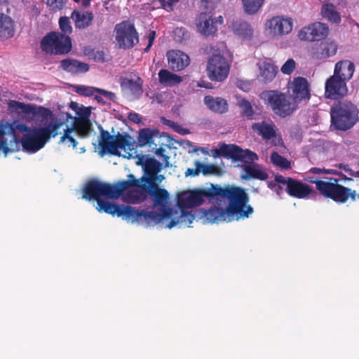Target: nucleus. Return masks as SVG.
<instances>
[{"label":"nucleus","instance_id":"37998d69","mask_svg":"<svg viewBox=\"0 0 359 359\" xmlns=\"http://www.w3.org/2000/svg\"><path fill=\"white\" fill-rule=\"evenodd\" d=\"M264 0H242L244 11L249 15L256 13L262 7Z\"/></svg>","mask_w":359,"mask_h":359},{"label":"nucleus","instance_id":"3c124183","mask_svg":"<svg viewBox=\"0 0 359 359\" xmlns=\"http://www.w3.org/2000/svg\"><path fill=\"white\" fill-rule=\"evenodd\" d=\"M60 28L64 32V34H71L72 28L70 25L69 19L67 17H60L59 20Z\"/></svg>","mask_w":359,"mask_h":359},{"label":"nucleus","instance_id":"09e8293b","mask_svg":"<svg viewBox=\"0 0 359 359\" xmlns=\"http://www.w3.org/2000/svg\"><path fill=\"white\" fill-rule=\"evenodd\" d=\"M78 60L73 59H65L61 61V67L69 72L76 74Z\"/></svg>","mask_w":359,"mask_h":359},{"label":"nucleus","instance_id":"338daca9","mask_svg":"<svg viewBox=\"0 0 359 359\" xmlns=\"http://www.w3.org/2000/svg\"><path fill=\"white\" fill-rule=\"evenodd\" d=\"M178 144L184 146V147H193V144L189 140H176L175 141Z\"/></svg>","mask_w":359,"mask_h":359},{"label":"nucleus","instance_id":"680f3d73","mask_svg":"<svg viewBox=\"0 0 359 359\" xmlns=\"http://www.w3.org/2000/svg\"><path fill=\"white\" fill-rule=\"evenodd\" d=\"M159 4L165 10H172V2L170 0H159Z\"/></svg>","mask_w":359,"mask_h":359},{"label":"nucleus","instance_id":"473e14b6","mask_svg":"<svg viewBox=\"0 0 359 359\" xmlns=\"http://www.w3.org/2000/svg\"><path fill=\"white\" fill-rule=\"evenodd\" d=\"M252 128L265 140H270L276 135V126L272 122L255 123L252 124Z\"/></svg>","mask_w":359,"mask_h":359},{"label":"nucleus","instance_id":"dca6fc26","mask_svg":"<svg viewBox=\"0 0 359 359\" xmlns=\"http://www.w3.org/2000/svg\"><path fill=\"white\" fill-rule=\"evenodd\" d=\"M207 72L211 81H223L229 72L226 59L219 54L212 55L208 61Z\"/></svg>","mask_w":359,"mask_h":359},{"label":"nucleus","instance_id":"9b49d317","mask_svg":"<svg viewBox=\"0 0 359 359\" xmlns=\"http://www.w3.org/2000/svg\"><path fill=\"white\" fill-rule=\"evenodd\" d=\"M41 48L48 54H66L72 48L71 39L60 32H50L41 40Z\"/></svg>","mask_w":359,"mask_h":359},{"label":"nucleus","instance_id":"0eeeda50","mask_svg":"<svg viewBox=\"0 0 359 359\" xmlns=\"http://www.w3.org/2000/svg\"><path fill=\"white\" fill-rule=\"evenodd\" d=\"M331 126L336 130H347L351 128L358 118V111L355 105L349 101L339 102L332 107Z\"/></svg>","mask_w":359,"mask_h":359},{"label":"nucleus","instance_id":"c9c22d12","mask_svg":"<svg viewBox=\"0 0 359 359\" xmlns=\"http://www.w3.org/2000/svg\"><path fill=\"white\" fill-rule=\"evenodd\" d=\"M14 22L12 18L5 14H0V37L9 39L14 36Z\"/></svg>","mask_w":359,"mask_h":359},{"label":"nucleus","instance_id":"aec40b11","mask_svg":"<svg viewBox=\"0 0 359 359\" xmlns=\"http://www.w3.org/2000/svg\"><path fill=\"white\" fill-rule=\"evenodd\" d=\"M266 28L273 36H281L292 31V21L290 18L276 16L266 22Z\"/></svg>","mask_w":359,"mask_h":359},{"label":"nucleus","instance_id":"f8f14e48","mask_svg":"<svg viewBox=\"0 0 359 359\" xmlns=\"http://www.w3.org/2000/svg\"><path fill=\"white\" fill-rule=\"evenodd\" d=\"M211 186L209 188L187 191L177 196V205L180 209L185 210L202 205L204 199L212 202Z\"/></svg>","mask_w":359,"mask_h":359},{"label":"nucleus","instance_id":"8fccbe9b","mask_svg":"<svg viewBox=\"0 0 359 359\" xmlns=\"http://www.w3.org/2000/svg\"><path fill=\"white\" fill-rule=\"evenodd\" d=\"M268 187L275 191L278 195H280L284 187H287V182H276V181H267Z\"/></svg>","mask_w":359,"mask_h":359},{"label":"nucleus","instance_id":"a19ab883","mask_svg":"<svg viewBox=\"0 0 359 359\" xmlns=\"http://www.w3.org/2000/svg\"><path fill=\"white\" fill-rule=\"evenodd\" d=\"M321 15L329 21L334 23L341 22V16L335 9V4L333 3H326L321 8Z\"/></svg>","mask_w":359,"mask_h":359},{"label":"nucleus","instance_id":"4be33fe9","mask_svg":"<svg viewBox=\"0 0 359 359\" xmlns=\"http://www.w3.org/2000/svg\"><path fill=\"white\" fill-rule=\"evenodd\" d=\"M337 50V45L334 41H324L316 44L311 48L312 57L316 60H325L334 55Z\"/></svg>","mask_w":359,"mask_h":359},{"label":"nucleus","instance_id":"4c0bfd02","mask_svg":"<svg viewBox=\"0 0 359 359\" xmlns=\"http://www.w3.org/2000/svg\"><path fill=\"white\" fill-rule=\"evenodd\" d=\"M72 18L75 21V25L77 28L84 29L88 27L93 20V15L91 12H79L74 11L72 13Z\"/></svg>","mask_w":359,"mask_h":359},{"label":"nucleus","instance_id":"c756f323","mask_svg":"<svg viewBox=\"0 0 359 359\" xmlns=\"http://www.w3.org/2000/svg\"><path fill=\"white\" fill-rule=\"evenodd\" d=\"M204 217L211 223H218L219 222H229V218H231L229 212H226V208L217 206L211 207L204 212Z\"/></svg>","mask_w":359,"mask_h":359},{"label":"nucleus","instance_id":"e2e57ef3","mask_svg":"<svg viewBox=\"0 0 359 359\" xmlns=\"http://www.w3.org/2000/svg\"><path fill=\"white\" fill-rule=\"evenodd\" d=\"M175 131L177 132L178 133L181 135H187L189 133V130L186 128H182L179 124H176L175 127L174 128Z\"/></svg>","mask_w":359,"mask_h":359},{"label":"nucleus","instance_id":"ea45409f","mask_svg":"<svg viewBox=\"0 0 359 359\" xmlns=\"http://www.w3.org/2000/svg\"><path fill=\"white\" fill-rule=\"evenodd\" d=\"M233 32L238 36L250 39L253 35V29L247 22H235L232 25Z\"/></svg>","mask_w":359,"mask_h":359},{"label":"nucleus","instance_id":"2eb2a0df","mask_svg":"<svg viewBox=\"0 0 359 359\" xmlns=\"http://www.w3.org/2000/svg\"><path fill=\"white\" fill-rule=\"evenodd\" d=\"M91 109L90 107L81 106V109L77 111V117H73L70 114L67 112L62 114V118H60L64 123L65 118L66 121H67L68 118H71L72 120V125L76 127L75 128L77 130L78 134L81 137H88L93 131L92 123L89 119Z\"/></svg>","mask_w":359,"mask_h":359},{"label":"nucleus","instance_id":"b1692460","mask_svg":"<svg viewBox=\"0 0 359 359\" xmlns=\"http://www.w3.org/2000/svg\"><path fill=\"white\" fill-rule=\"evenodd\" d=\"M168 65L173 71H181L189 65L188 55L180 50H170L167 53Z\"/></svg>","mask_w":359,"mask_h":359},{"label":"nucleus","instance_id":"13d9d810","mask_svg":"<svg viewBox=\"0 0 359 359\" xmlns=\"http://www.w3.org/2000/svg\"><path fill=\"white\" fill-rule=\"evenodd\" d=\"M76 67V74L86 72L89 69V66L88 64L79 61H78Z\"/></svg>","mask_w":359,"mask_h":359},{"label":"nucleus","instance_id":"4d7b16f0","mask_svg":"<svg viewBox=\"0 0 359 359\" xmlns=\"http://www.w3.org/2000/svg\"><path fill=\"white\" fill-rule=\"evenodd\" d=\"M93 58L95 61L102 62L105 61L104 53L103 51H102V50L94 51V50H93Z\"/></svg>","mask_w":359,"mask_h":359},{"label":"nucleus","instance_id":"f03ea898","mask_svg":"<svg viewBox=\"0 0 359 359\" xmlns=\"http://www.w3.org/2000/svg\"><path fill=\"white\" fill-rule=\"evenodd\" d=\"M64 122L61 118L55 119L53 122L48 123L45 127L31 128L20 121H14L8 123L12 126L13 133L18 142V151L20 146L28 153H35L40 150L51 137L57 135V130Z\"/></svg>","mask_w":359,"mask_h":359},{"label":"nucleus","instance_id":"f257e3e1","mask_svg":"<svg viewBox=\"0 0 359 359\" xmlns=\"http://www.w3.org/2000/svg\"><path fill=\"white\" fill-rule=\"evenodd\" d=\"M99 137V145L101 149L99 154L101 156L107 153L114 155L122 156L124 158H130L137 154L136 148L144 147L146 144H154L170 146L172 144L173 139L168 133L160 135L157 129L148 128L140 129L138 133L137 142L133 137L126 133L111 135L108 131L104 130L102 127Z\"/></svg>","mask_w":359,"mask_h":359},{"label":"nucleus","instance_id":"a878e982","mask_svg":"<svg viewBox=\"0 0 359 359\" xmlns=\"http://www.w3.org/2000/svg\"><path fill=\"white\" fill-rule=\"evenodd\" d=\"M276 182H287V192L292 196L304 198L308 196L312 191V189L307 184L300 181H276Z\"/></svg>","mask_w":359,"mask_h":359},{"label":"nucleus","instance_id":"69168bd1","mask_svg":"<svg viewBox=\"0 0 359 359\" xmlns=\"http://www.w3.org/2000/svg\"><path fill=\"white\" fill-rule=\"evenodd\" d=\"M325 169H321L318 168H312L309 170V172L316 175L325 174Z\"/></svg>","mask_w":359,"mask_h":359},{"label":"nucleus","instance_id":"1a4fd4ad","mask_svg":"<svg viewBox=\"0 0 359 359\" xmlns=\"http://www.w3.org/2000/svg\"><path fill=\"white\" fill-rule=\"evenodd\" d=\"M162 181H119L117 186L121 187L120 197L127 203L139 204L144 201L149 194V183Z\"/></svg>","mask_w":359,"mask_h":359},{"label":"nucleus","instance_id":"6ab92c4d","mask_svg":"<svg viewBox=\"0 0 359 359\" xmlns=\"http://www.w3.org/2000/svg\"><path fill=\"white\" fill-rule=\"evenodd\" d=\"M329 28L326 24L316 22L302 28L298 34L301 40L319 41L328 35Z\"/></svg>","mask_w":359,"mask_h":359},{"label":"nucleus","instance_id":"412c9836","mask_svg":"<svg viewBox=\"0 0 359 359\" xmlns=\"http://www.w3.org/2000/svg\"><path fill=\"white\" fill-rule=\"evenodd\" d=\"M194 168H188L185 172L186 177H196L201 172L204 176L213 175L215 177H221L224 173V170L214 164H205L198 161L194 163Z\"/></svg>","mask_w":359,"mask_h":359},{"label":"nucleus","instance_id":"49530a36","mask_svg":"<svg viewBox=\"0 0 359 359\" xmlns=\"http://www.w3.org/2000/svg\"><path fill=\"white\" fill-rule=\"evenodd\" d=\"M175 40L179 43H186L190 38L189 32L184 27H176L173 31Z\"/></svg>","mask_w":359,"mask_h":359},{"label":"nucleus","instance_id":"79ce46f5","mask_svg":"<svg viewBox=\"0 0 359 359\" xmlns=\"http://www.w3.org/2000/svg\"><path fill=\"white\" fill-rule=\"evenodd\" d=\"M75 128L76 127H74V125H72L71 128H67L65 129L64 135L60 138V142L67 143L69 146L72 145L73 148H76L78 142H76L72 133H74L78 136H81L78 134L77 130Z\"/></svg>","mask_w":359,"mask_h":359},{"label":"nucleus","instance_id":"c85d7f7f","mask_svg":"<svg viewBox=\"0 0 359 359\" xmlns=\"http://www.w3.org/2000/svg\"><path fill=\"white\" fill-rule=\"evenodd\" d=\"M355 65L349 60H341L336 63L334 75L347 81H349L354 73Z\"/></svg>","mask_w":359,"mask_h":359},{"label":"nucleus","instance_id":"f704fd0d","mask_svg":"<svg viewBox=\"0 0 359 359\" xmlns=\"http://www.w3.org/2000/svg\"><path fill=\"white\" fill-rule=\"evenodd\" d=\"M8 107L11 110L15 111L18 114H23L26 117L33 118L36 114V107L34 104H25L16 100H11Z\"/></svg>","mask_w":359,"mask_h":359},{"label":"nucleus","instance_id":"774afa93","mask_svg":"<svg viewBox=\"0 0 359 359\" xmlns=\"http://www.w3.org/2000/svg\"><path fill=\"white\" fill-rule=\"evenodd\" d=\"M69 106L76 112V114L77 111H79L81 108V107H79V104L75 102H71Z\"/></svg>","mask_w":359,"mask_h":359},{"label":"nucleus","instance_id":"0e129e2a","mask_svg":"<svg viewBox=\"0 0 359 359\" xmlns=\"http://www.w3.org/2000/svg\"><path fill=\"white\" fill-rule=\"evenodd\" d=\"M161 121L163 123H164L165 125H167L168 126H170V128H173L175 127L177 123L172 121H170V120H168L166 119L165 117H162L161 118Z\"/></svg>","mask_w":359,"mask_h":359},{"label":"nucleus","instance_id":"20e7f679","mask_svg":"<svg viewBox=\"0 0 359 359\" xmlns=\"http://www.w3.org/2000/svg\"><path fill=\"white\" fill-rule=\"evenodd\" d=\"M222 156L231 158L233 162L241 161L238 165L242 168L241 177L242 180H267L268 174L261 165L255 163L258 159V156L249 149L243 150L236 144H222L219 147Z\"/></svg>","mask_w":359,"mask_h":359},{"label":"nucleus","instance_id":"5701e85b","mask_svg":"<svg viewBox=\"0 0 359 359\" xmlns=\"http://www.w3.org/2000/svg\"><path fill=\"white\" fill-rule=\"evenodd\" d=\"M292 99L297 102L309 100L310 98L309 85L304 77L294 79L292 83Z\"/></svg>","mask_w":359,"mask_h":359},{"label":"nucleus","instance_id":"ddd939ff","mask_svg":"<svg viewBox=\"0 0 359 359\" xmlns=\"http://www.w3.org/2000/svg\"><path fill=\"white\" fill-rule=\"evenodd\" d=\"M116 40L118 47L123 49L132 48L139 41L138 34L130 21L126 20L115 26Z\"/></svg>","mask_w":359,"mask_h":359},{"label":"nucleus","instance_id":"a211bd4d","mask_svg":"<svg viewBox=\"0 0 359 359\" xmlns=\"http://www.w3.org/2000/svg\"><path fill=\"white\" fill-rule=\"evenodd\" d=\"M13 128L6 121L0 122V150L5 156L9 152L18 151V142L13 133Z\"/></svg>","mask_w":359,"mask_h":359},{"label":"nucleus","instance_id":"a18cd8bd","mask_svg":"<svg viewBox=\"0 0 359 359\" xmlns=\"http://www.w3.org/2000/svg\"><path fill=\"white\" fill-rule=\"evenodd\" d=\"M271 161L273 165L283 169H288L291 166L290 162L286 158L280 156L276 151H273L271 154Z\"/></svg>","mask_w":359,"mask_h":359},{"label":"nucleus","instance_id":"39448f33","mask_svg":"<svg viewBox=\"0 0 359 359\" xmlns=\"http://www.w3.org/2000/svg\"><path fill=\"white\" fill-rule=\"evenodd\" d=\"M97 210L118 217H126L133 219V222H140L144 219L147 223H161L164 219L170 218L173 215L172 208H163L160 213L156 211H147L136 210L135 208L112 203L103 200L98 201Z\"/></svg>","mask_w":359,"mask_h":359},{"label":"nucleus","instance_id":"423d86ee","mask_svg":"<svg viewBox=\"0 0 359 359\" xmlns=\"http://www.w3.org/2000/svg\"><path fill=\"white\" fill-rule=\"evenodd\" d=\"M316 184V189L324 198L331 199L337 204L346 203L348 198L352 201L359 199L355 190L339 184V181H309Z\"/></svg>","mask_w":359,"mask_h":359},{"label":"nucleus","instance_id":"cd10ccee","mask_svg":"<svg viewBox=\"0 0 359 359\" xmlns=\"http://www.w3.org/2000/svg\"><path fill=\"white\" fill-rule=\"evenodd\" d=\"M149 196L153 198L156 205H163L160 212H157L158 213H160L163 208H168V207H166L164 205L167 203L169 198V194L165 189L159 188L158 184L156 182L149 183ZM169 208H170L169 207Z\"/></svg>","mask_w":359,"mask_h":359},{"label":"nucleus","instance_id":"6e6d98bb","mask_svg":"<svg viewBox=\"0 0 359 359\" xmlns=\"http://www.w3.org/2000/svg\"><path fill=\"white\" fill-rule=\"evenodd\" d=\"M165 149L162 147H160L158 149H156L155 150V154L158 156L162 157L163 158V161L165 162V166L168 167L169 166V156L164 154Z\"/></svg>","mask_w":359,"mask_h":359},{"label":"nucleus","instance_id":"9d476101","mask_svg":"<svg viewBox=\"0 0 359 359\" xmlns=\"http://www.w3.org/2000/svg\"><path fill=\"white\" fill-rule=\"evenodd\" d=\"M261 99L269 104L272 111L278 116H290L297 109V104L292 97L278 90H266L260 95Z\"/></svg>","mask_w":359,"mask_h":359},{"label":"nucleus","instance_id":"7c9ffc66","mask_svg":"<svg viewBox=\"0 0 359 359\" xmlns=\"http://www.w3.org/2000/svg\"><path fill=\"white\" fill-rule=\"evenodd\" d=\"M204 103L210 110L215 113L222 114L228 111L227 101L222 97L207 95L204 97Z\"/></svg>","mask_w":359,"mask_h":359},{"label":"nucleus","instance_id":"5fc2aeb1","mask_svg":"<svg viewBox=\"0 0 359 359\" xmlns=\"http://www.w3.org/2000/svg\"><path fill=\"white\" fill-rule=\"evenodd\" d=\"M96 93H98L99 94L103 95L104 97H105L110 101H112L114 102H116V96L115 93H114L112 92L97 88V89L96 90Z\"/></svg>","mask_w":359,"mask_h":359},{"label":"nucleus","instance_id":"4468645a","mask_svg":"<svg viewBox=\"0 0 359 359\" xmlns=\"http://www.w3.org/2000/svg\"><path fill=\"white\" fill-rule=\"evenodd\" d=\"M135 157L137 158V165L143 170L142 176L138 180H165V175L160 173L163 164L158 160L147 154L135 155Z\"/></svg>","mask_w":359,"mask_h":359},{"label":"nucleus","instance_id":"6e6552de","mask_svg":"<svg viewBox=\"0 0 359 359\" xmlns=\"http://www.w3.org/2000/svg\"><path fill=\"white\" fill-rule=\"evenodd\" d=\"M121 187L116 183H103L102 181H87L83 188L82 198L88 201H102V197L106 199L116 200L120 197Z\"/></svg>","mask_w":359,"mask_h":359},{"label":"nucleus","instance_id":"603ef678","mask_svg":"<svg viewBox=\"0 0 359 359\" xmlns=\"http://www.w3.org/2000/svg\"><path fill=\"white\" fill-rule=\"evenodd\" d=\"M97 88L91 86H79L76 88V93L85 96H92L96 92Z\"/></svg>","mask_w":359,"mask_h":359},{"label":"nucleus","instance_id":"72a5a7b5","mask_svg":"<svg viewBox=\"0 0 359 359\" xmlns=\"http://www.w3.org/2000/svg\"><path fill=\"white\" fill-rule=\"evenodd\" d=\"M8 107L11 110L15 111L18 114H23L26 117L33 118L36 114V107L34 104H25L16 100H11Z\"/></svg>","mask_w":359,"mask_h":359},{"label":"nucleus","instance_id":"052dcab7","mask_svg":"<svg viewBox=\"0 0 359 359\" xmlns=\"http://www.w3.org/2000/svg\"><path fill=\"white\" fill-rule=\"evenodd\" d=\"M325 174L338 175L340 177L339 180H352V178L348 177L344 175L341 172H338L336 170H332V169L326 170L325 169Z\"/></svg>","mask_w":359,"mask_h":359},{"label":"nucleus","instance_id":"7ed1b4c3","mask_svg":"<svg viewBox=\"0 0 359 359\" xmlns=\"http://www.w3.org/2000/svg\"><path fill=\"white\" fill-rule=\"evenodd\" d=\"M212 203L221 205L226 201V212H229L231 218L229 221L236 219L248 217L253 212L250 205H247L249 198L245 190L239 187L226 186L222 187L219 184H211Z\"/></svg>","mask_w":359,"mask_h":359},{"label":"nucleus","instance_id":"bf43d9fd","mask_svg":"<svg viewBox=\"0 0 359 359\" xmlns=\"http://www.w3.org/2000/svg\"><path fill=\"white\" fill-rule=\"evenodd\" d=\"M128 118L135 123H140L142 122L141 116L135 112L130 113L128 116Z\"/></svg>","mask_w":359,"mask_h":359},{"label":"nucleus","instance_id":"393cba45","mask_svg":"<svg viewBox=\"0 0 359 359\" xmlns=\"http://www.w3.org/2000/svg\"><path fill=\"white\" fill-rule=\"evenodd\" d=\"M120 85L122 89L128 90L135 99H139L143 93V80L139 76H136L134 80L132 76L121 77L120 79Z\"/></svg>","mask_w":359,"mask_h":359},{"label":"nucleus","instance_id":"e433bc0d","mask_svg":"<svg viewBox=\"0 0 359 359\" xmlns=\"http://www.w3.org/2000/svg\"><path fill=\"white\" fill-rule=\"evenodd\" d=\"M194 219L195 215L191 212L180 209V215L177 218L172 219L166 227L171 229L177 225L179 227L188 226Z\"/></svg>","mask_w":359,"mask_h":359},{"label":"nucleus","instance_id":"f3484780","mask_svg":"<svg viewBox=\"0 0 359 359\" xmlns=\"http://www.w3.org/2000/svg\"><path fill=\"white\" fill-rule=\"evenodd\" d=\"M348 94L346 81L332 75L325 81V96L331 100H337Z\"/></svg>","mask_w":359,"mask_h":359},{"label":"nucleus","instance_id":"c03bdc74","mask_svg":"<svg viewBox=\"0 0 359 359\" xmlns=\"http://www.w3.org/2000/svg\"><path fill=\"white\" fill-rule=\"evenodd\" d=\"M238 106L241 109V114L243 117L250 120L252 119L255 111L251 103L248 100L245 99L241 100L238 103Z\"/></svg>","mask_w":359,"mask_h":359},{"label":"nucleus","instance_id":"de8ad7c7","mask_svg":"<svg viewBox=\"0 0 359 359\" xmlns=\"http://www.w3.org/2000/svg\"><path fill=\"white\" fill-rule=\"evenodd\" d=\"M41 1L45 4L50 11L55 12L64 7L66 0H41Z\"/></svg>","mask_w":359,"mask_h":359},{"label":"nucleus","instance_id":"864d4df0","mask_svg":"<svg viewBox=\"0 0 359 359\" xmlns=\"http://www.w3.org/2000/svg\"><path fill=\"white\" fill-rule=\"evenodd\" d=\"M295 68V62L293 59L287 60L281 67V72L285 74H290Z\"/></svg>","mask_w":359,"mask_h":359},{"label":"nucleus","instance_id":"bb28decb","mask_svg":"<svg viewBox=\"0 0 359 359\" xmlns=\"http://www.w3.org/2000/svg\"><path fill=\"white\" fill-rule=\"evenodd\" d=\"M197 29L201 34L205 36L213 35L217 32L214 19L206 13H201L199 15Z\"/></svg>","mask_w":359,"mask_h":359},{"label":"nucleus","instance_id":"58836bf2","mask_svg":"<svg viewBox=\"0 0 359 359\" xmlns=\"http://www.w3.org/2000/svg\"><path fill=\"white\" fill-rule=\"evenodd\" d=\"M158 80L161 84L168 86H174L182 81L181 76L169 72L168 69H161L159 71Z\"/></svg>","mask_w":359,"mask_h":359},{"label":"nucleus","instance_id":"2f4dec72","mask_svg":"<svg viewBox=\"0 0 359 359\" xmlns=\"http://www.w3.org/2000/svg\"><path fill=\"white\" fill-rule=\"evenodd\" d=\"M259 69V77L264 83L271 82L278 72V67L268 61H263L258 63Z\"/></svg>","mask_w":359,"mask_h":359}]
</instances>
